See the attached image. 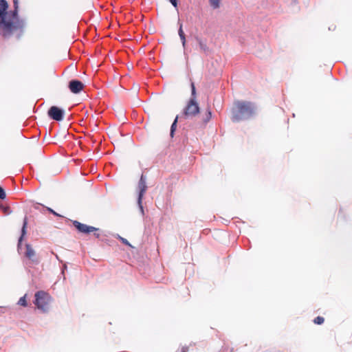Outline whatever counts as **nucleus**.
I'll return each mask as SVG.
<instances>
[{"label": "nucleus", "mask_w": 352, "mask_h": 352, "mask_svg": "<svg viewBox=\"0 0 352 352\" xmlns=\"http://www.w3.org/2000/svg\"><path fill=\"white\" fill-rule=\"evenodd\" d=\"M8 2L0 0V36L4 38H9L16 36L19 38L23 33L24 23L18 16V11L8 12Z\"/></svg>", "instance_id": "1"}, {"label": "nucleus", "mask_w": 352, "mask_h": 352, "mask_svg": "<svg viewBox=\"0 0 352 352\" xmlns=\"http://www.w3.org/2000/svg\"><path fill=\"white\" fill-rule=\"evenodd\" d=\"M255 113V107L250 102L236 101L232 109L231 119L233 122H239L249 119Z\"/></svg>", "instance_id": "2"}, {"label": "nucleus", "mask_w": 352, "mask_h": 352, "mask_svg": "<svg viewBox=\"0 0 352 352\" xmlns=\"http://www.w3.org/2000/svg\"><path fill=\"white\" fill-rule=\"evenodd\" d=\"M28 226V218L25 217L23 220V224L21 229V235L19 239L17 248L18 251L22 253L23 256L26 258L31 263L38 264L39 259L36 255V251L34 250L32 245L29 243H25L24 248L22 246V241L26 234V228Z\"/></svg>", "instance_id": "3"}, {"label": "nucleus", "mask_w": 352, "mask_h": 352, "mask_svg": "<svg viewBox=\"0 0 352 352\" xmlns=\"http://www.w3.org/2000/svg\"><path fill=\"white\" fill-rule=\"evenodd\" d=\"M34 304L36 307L43 312H47L49 310V305L52 300L50 294L43 290L36 292Z\"/></svg>", "instance_id": "4"}, {"label": "nucleus", "mask_w": 352, "mask_h": 352, "mask_svg": "<svg viewBox=\"0 0 352 352\" xmlns=\"http://www.w3.org/2000/svg\"><path fill=\"white\" fill-rule=\"evenodd\" d=\"M191 87H192V96L193 98L190 100L186 107L184 109V113L187 116H193L197 115L199 112V105L195 100L196 91H195V87L193 82L191 83Z\"/></svg>", "instance_id": "5"}, {"label": "nucleus", "mask_w": 352, "mask_h": 352, "mask_svg": "<svg viewBox=\"0 0 352 352\" xmlns=\"http://www.w3.org/2000/svg\"><path fill=\"white\" fill-rule=\"evenodd\" d=\"M72 224L80 233L89 234L90 232H97L99 230V229L97 228L91 226H87L76 220L72 221Z\"/></svg>", "instance_id": "6"}, {"label": "nucleus", "mask_w": 352, "mask_h": 352, "mask_svg": "<svg viewBox=\"0 0 352 352\" xmlns=\"http://www.w3.org/2000/svg\"><path fill=\"white\" fill-rule=\"evenodd\" d=\"M48 116L56 121H61L63 119L64 111L60 108L52 106L48 110Z\"/></svg>", "instance_id": "7"}, {"label": "nucleus", "mask_w": 352, "mask_h": 352, "mask_svg": "<svg viewBox=\"0 0 352 352\" xmlns=\"http://www.w3.org/2000/svg\"><path fill=\"white\" fill-rule=\"evenodd\" d=\"M138 188L139 190L138 203H139V204H140L142 202V199L144 196V194L146 192V189H147L146 178L143 174L140 177V181L138 182Z\"/></svg>", "instance_id": "8"}, {"label": "nucleus", "mask_w": 352, "mask_h": 352, "mask_svg": "<svg viewBox=\"0 0 352 352\" xmlns=\"http://www.w3.org/2000/svg\"><path fill=\"white\" fill-rule=\"evenodd\" d=\"M68 87L72 93L78 94L83 90L85 85L78 80H72L69 82Z\"/></svg>", "instance_id": "9"}, {"label": "nucleus", "mask_w": 352, "mask_h": 352, "mask_svg": "<svg viewBox=\"0 0 352 352\" xmlns=\"http://www.w3.org/2000/svg\"><path fill=\"white\" fill-rule=\"evenodd\" d=\"M221 0H209V3L213 9H217L220 7Z\"/></svg>", "instance_id": "10"}, {"label": "nucleus", "mask_w": 352, "mask_h": 352, "mask_svg": "<svg viewBox=\"0 0 352 352\" xmlns=\"http://www.w3.org/2000/svg\"><path fill=\"white\" fill-rule=\"evenodd\" d=\"M0 210H1L3 211V212L4 213V214H6V215H8L12 212L9 206H3L1 203H0Z\"/></svg>", "instance_id": "11"}, {"label": "nucleus", "mask_w": 352, "mask_h": 352, "mask_svg": "<svg viewBox=\"0 0 352 352\" xmlns=\"http://www.w3.org/2000/svg\"><path fill=\"white\" fill-rule=\"evenodd\" d=\"M26 294H25L23 296H22L21 298H19L17 304L19 305H21V306H23L24 307H27L28 306V302H27V300H26Z\"/></svg>", "instance_id": "12"}, {"label": "nucleus", "mask_w": 352, "mask_h": 352, "mask_svg": "<svg viewBox=\"0 0 352 352\" xmlns=\"http://www.w3.org/2000/svg\"><path fill=\"white\" fill-rule=\"evenodd\" d=\"M178 33H179L180 39L182 42L183 46L185 47V43H186L185 34L182 29V26H180Z\"/></svg>", "instance_id": "13"}, {"label": "nucleus", "mask_w": 352, "mask_h": 352, "mask_svg": "<svg viewBox=\"0 0 352 352\" xmlns=\"http://www.w3.org/2000/svg\"><path fill=\"white\" fill-rule=\"evenodd\" d=\"M324 321V319L322 316H317L314 320V322L316 324H322Z\"/></svg>", "instance_id": "14"}, {"label": "nucleus", "mask_w": 352, "mask_h": 352, "mask_svg": "<svg viewBox=\"0 0 352 352\" xmlns=\"http://www.w3.org/2000/svg\"><path fill=\"white\" fill-rule=\"evenodd\" d=\"M175 129H176V118L174 120V121L171 125L170 133L171 138H173Z\"/></svg>", "instance_id": "15"}, {"label": "nucleus", "mask_w": 352, "mask_h": 352, "mask_svg": "<svg viewBox=\"0 0 352 352\" xmlns=\"http://www.w3.org/2000/svg\"><path fill=\"white\" fill-rule=\"evenodd\" d=\"M6 192L3 190V188L0 186V199H6Z\"/></svg>", "instance_id": "16"}, {"label": "nucleus", "mask_w": 352, "mask_h": 352, "mask_svg": "<svg viewBox=\"0 0 352 352\" xmlns=\"http://www.w3.org/2000/svg\"><path fill=\"white\" fill-rule=\"evenodd\" d=\"M211 117H212V113H211V111L208 109L207 110V116H206V121L210 120V118H211Z\"/></svg>", "instance_id": "17"}, {"label": "nucleus", "mask_w": 352, "mask_h": 352, "mask_svg": "<svg viewBox=\"0 0 352 352\" xmlns=\"http://www.w3.org/2000/svg\"><path fill=\"white\" fill-rule=\"evenodd\" d=\"M47 210L52 213L55 216H57V217H61L59 214H58L57 212H56L54 210H52V208H47Z\"/></svg>", "instance_id": "18"}, {"label": "nucleus", "mask_w": 352, "mask_h": 352, "mask_svg": "<svg viewBox=\"0 0 352 352\" xmlns=\"http://www.w3.org/2000/svg\"><path fill=\"white\" fill-rule=\"evenodd\" d=\"M14 8L18 11L19 0H13Z\"/></svg>", "instance_id": "19"}, {"label": "nucleus", "mask_w": 352, "mask_h": 352, "mask_svg": "<svg viewBox=\"0 0 352 352\" xmlns=\"http://www.w3.org/2000/svg\"><path fill=\"white\" fill-rule=\"evenodd\" d=\"M120 240L121 241L125 244V245H131L130 243L128 242V241L126 239H124L122 237H120Z\"/></svg>", "instance_id": "20"}, {"label": "nucleus", "mask_w": 352, "mask_h": 352, "mask_svg": "<svg viewBox=\"0 0 352 352\" xmlns=\"http://www.w3.org/2000/svg\"><path fill=\"white\" fill-rule=\"evenodd\" d=\"M171 4L176 8V0H168Z\"/></svg>", "instance_id": "21"}, {"label": "nucleus", "mask_w": 352, "mask_h": 352, "mask_svg": "<svg viewBox=\"0 0 352 352\" xmlns=\"http://www.w3.org/2000/svg\"><path fill=\"white\" fill-rule=\"evenodd\" d=\"M94 235H95V236L96 238H100V234L99 233L96 232H94Z\"/></svg>", "instance_id": "22"}, {"label": "nucleus", "mask_w": 352, "mask_h": 352, "mask_svg": "<svg viewBox=\"0 0 352 352\" xmlns=\"http://www.w3.org/2000/svg\"><path fill=\"white\" fill-rule=\"evenodd\" d=\"M187 351H188V348H182V352H187Z\"/></svg>", "instance_id": "23"}]
</instances>
